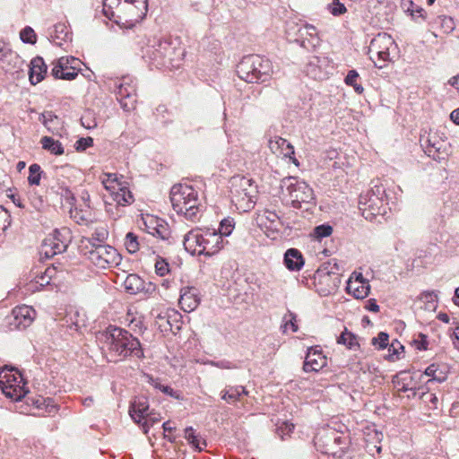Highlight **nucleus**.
<instances>
[{
	"instance_id": "1a4fd4ad",
	"label": "nucleus",
	"mask_w": 459,
	"mask_h": 459,
	"mask_svg": "<svg viewBox=\"0 0 459 459\" xmlns=\"http://www.w3.org/2000/svg\"><path fill=\"white\" fill-rule=\"evenodd\" d=\"M281 188L294 208H301L302 204H311L315 200L313 189L297 178H284L281 182Z\"/></svg>"
},
{
	"instance_id": "9d476101",
	"label": "nucleus",
	"mask_w": 459,
	"mask_h": 459,
	"mask_svg": "<svg viewBox=\"0 0 459 459\" xmlns=\"http://www.w3.org/2000/svg\"><path fill=\"white\" fill-rule=\"evenodd\" d=\"M2 394L12 402L20 401L25 395L23 378L20 370L13 366H2Z\"/></svg>"
},
{
	"instance_id": "338daca9",
	"label": "nucleus",
	"mask_w": 459,
	"mask_h": 459,
	"mask_svg": "<svg viewBox=\"0 0 459 459\" xmlns=\"http://www.w3.org/2000/svg\"><path fill=\"white\" fill-rule=\"evenodd\" d=\"M56 117L52 114V112H45L40 115L39 121L42 122V124L48 127V130H50L49 124L56 119Z\"/></svg>"
},
{
	"instance_id": "58836bf2",
	"label": "nucleus",
	"mask_w": 459,
	"mask_h": 459,
	"mask_svg": "<svg viewBox=\"0 0 459 459\" xmlns=\"http://www.w3.org/2000/svg\"><path fill=\"white\" fill-rule=\"evenodd\" d=\"M125 247L130 254L136 253L141 247L138 237L133 232H128L125 238Z\"/></svg>"
},
{
	"instance_id": "e2e57ef3",
	"label": "nucleus",
	"mask_w": 459,
	"mask_h": 459,
	"mask_svg": "<svg viewBox=\"0 0 459 459\" xmlns=\"http://www.w3.org/2000/svg\"><path fill=\"white\" fill-rule=\"evenodd\" d=\"M415 346L420 351L428 350V336L424 333H419L418 338L413 341Z\"/></svg>"
},
{
	"instance_id": "412c9836",
	"label": "nucleus",
	"mask_w": 459,
	"mask_h": 459,
	"mask_svg": "<svg viewBox=\"0 0 459 459\" xmlns=\"http://www.w3.org/2000/svg\"><path fill=\"white\" fill-rule=\"evenodd\" d=\"M298 38L295 39L299 45L306 48H315L319 44L316 28L311 24H305L298 29Z\"/></svg>"
},
{
	"instance_id": "ea45409f",
	"label": "nucleus",
	"mask_w": 459,
	"mask_h": 459,
	"mask_svg": "<svg viewBox=\"0 0 459 459\" xmlns=\"http://www.w3.org/2000/svg\"><path fill=\"white\" fill-rule=\"evenodd\" d=\"M337 342L346 345L349 349H353L358 346L357 337L352 333L345 331L338 337Z\"/></svg>"
},
{
	"instance_id": "b1692460",
	"label": "nucleus",
	"mask_w": 459,
	"mask_h": 459,
	"mask_svg": "<svg viewBox=\"0 0 459 459\" xmlns=\"http://www.w3.org/2000/svg\"><path fill=\"white\" fill-rule=\"evenodd\" d=\"M26 67H29V80L32 85L38 84L45 78L48 66L41 56L32 58L30 65H27Z\"/></svg>"
},
{
	"instance_id": "bf43d9fd",
	"label": "nucleus",
	"mask_w": 459,
	"mask_h": 459,
	"mask_svg": "<svg viewBox=\"0 0 459 459\" xmlns=\"http://www.w3.org/2000/svg\"><path fill=\"white\" fill-rule=\"evenodd\" d=\"M155 272L160 276H165L169 272V264L164 259H157Z\"/></svg>"
},
{
	"instance_id": "603ef678",
	"label": "nucleus",
	"mask_w": 459,
	"mask_h": 459,
	"mask_svg": "<svg viewBox=\"0 0 459 459\" xmlns=\"http://www.w3.org/2000/svg\"><path fill=\"white\" fill-rule=\"evenodd\" d=\"M55 271V268H47L44 273L36 276L35 278V284L39 285V287H44L48 284H49L50 280L53 276V273Z\"/></svg>"
},
{
	"instance_id": "680f3d73",
	"label": "nucleus",
	"mask_w": 459,
	"mask_h": 459,
	"mask_svg": "<svg viewBox=\"0 0 459 459\" xmlns=\"http://www.w3.org/2000/svg\"><path fill=\"white\" fill-rule=\"evenodd\" d=\"M293 429L294 425L292 423L284 421L281 426L277 428V433L283 439L284 436L290 435Z\"/></svg>"
},
{
	"instance_id": "de8ad7c7",
	"label": "nucleus",
	"mask_w": 459,
	"mask_h": 459,
	"mask_svg": "<svg viewBox=\"0 0 459 459\" xmlns=\"http://www.w3.org/2000/svg\"><path fill=\"white\" fill-rule=\"evenodd\" d=\"M185 438L191 444L196 450L201 451V440L197 435L195 434V429L192 427H187L185 429Z\"/></svg>"
},
{
	"instance_id": "cd10ccee",
	"label": "nucleus",
	"mask_w": 459,
	"mask_h": 459,
	"mask_svg": "<svg viewBox=\"0 0 459 459\" xmlns=\"http://www.w3.org/2000/svg\"><path fill=\"white\" fill-rule=\"evenodd\" d=\"M149 404L145 399H137L131 404L129 413L134 421L137 424L142 423L143 420L148 414Z\"/></svg>"
},
{
	"instance_id": "0eeeda50",
	"label": "nucleus",
	"mask_w": 459,
	"mask_h": 459,
	"mask_svg": "<svg viewBox=\"0 0 459 459\" xmlns=\"http://www.w3.org/2000/svg\"><path fill=\"white\" fill-rule=\"evenodd\" d=\"M256 186L251 178L235 176L230 179V197L236 208L243 212L250 211L255 204Z\"/></svg>"
},
{
	"instance_id": "69168bd1",
	"label": "nucleus",
	"mask_w": 459,
	"mask_h": 459,
	"mask_svg": "<svg viewBox=\"0 0 459 459\" xmlns=\"http://www.w3.org/2000/svg\"><path fill=\"white\" fill-rule=\"evenodd\" d=\"M437 370V367L435 364H431L425 370V375L429 377H432V379L430 381H437V382H443L445 380V377H438L436 376V372Z\"/></svg>"
},
{
	"instance_id": "a18cd8bd",
	"label": "nucleus",
	"mask_w": 459,
	"mask_h": 459,
	"mask_svg": "<svg viewBox=\"0 0 459 459\" xmlns=\"http://www.w3.org/2000/svg\"><path fill=\"white\" fill-rule=\"evenodd\" d=\"M20 38L23 43L27 44L33 45L37 41V35L34 30L30 26H26L24 29L21 30Z\"/></svg>"
},
{
	"instance_id": "7ed1b4c3",
	"label": "nucleus",
	"mask_w": 459,
	"mask_h": 459,
	"mask_svg": "<svg viewBox=\"0 0 459 459\" xmlns=\"http://www.w3.org/2000/svg\"><path fill=\"white\" fill-rule=\"evenodd\" d=\"M185 249L192 255H205L211 256L223 247V239L215 230L195 229L184 237Z\"/></svg>"
},
{
	"instance_id": "f704fd0d",
	"label": "nucleus",
	"mask_w": 459,
	"mask_h": 459,
	"mask_svg": "<svg viewBox=\"0 0 459 459\" xmlns=\"http://www.w3.org/2000/svg\"><path fill=\"white\" fill-rule=\"evenodd\" d=\"M40 143L42 144V148L50 152L52 154L62 155L65 152L61 143L54 140L52 137L44 136L41 138Z\"/></svg>"
},
{
	"instance_id": "c9c22d12",
	"label": "nucleus",
	"mask_w": 459,
	"mask_h": 459,
	"mask_svg": "<svg viewBox=\"0 0 459 459\" xmlns=\"http://www.w3.org/2000/svg\"><path fill=\"white\" fill-rule=\"evenodd\" d=\"M167 324L169 325V330L174 332L179 331L182 326V315L178 311L172 309L166 313Z\"/></svg>"
},
{
	"instance_id": "dca6fc26",
	"label": "nucleus",
	"mask_w": 459,
	"mask_h": 459,
	"mask_svg": "<svg viewBox=\"0 0 459 459\" xmlns=\"http://www.w3.org/2000/svg\"><path fill=\"white\" fill-rule=\"evenodd\" d=\"M395 48L394 39L387 33H378L370 42L369 53L377 55L379 61L390 59V49Z\"/></svg>"
},
{
	"instance_id": "4468645a",
	"label": "nucleus",
	"mask_w": 459,
	"mask_h": 459,
	"mask_svg": "<svg viewBox=\"0 0 459 459\" xmlns=\"http://www.w3.org/2000/svg\"><path fill=\"white\" fill-rule=\"evenodd\" d=\"M339 274L328 270L326 266H322L314 273V285L316 292L326 297L334 292L339 286Z\"/></svg>"
},
{
	"instance_id": "20e7f679",
	"label": "nucleus",
	"mask_w": 459,
	"mask_h": 459,
	"mask_svg": "<svg viewBox=\"0 0 459 459\" xmlns=\"http://www.w3.org/2000/svg\"><path fill=\"white\" fill-rule=\"evenodd\" d=\"M173 210L188 221H195L200 212L197 191L187 184H176L170 189Z\"/></svg>"
},
{
	"instance_id": "5701e85b",
	"label": "nucleus",
	"mask_w": 459,
	"mask_h": 459,
	"mask_svg": "<svg viewBox=\"0 0 459 459\" xmlns=\"http://www.w3.org/2000/svg\"><path fill=\"white\" fill-rule=\"evenodd\" d=\"M198 290L195 287H184L180 290L178 303L185 312L194 311L200 304Z\"/></svg>"
},
{
	"instance_id": "aec40b11",
	"label": "nucleus",
	"mask_w": 459,
	"mask_h": 459,
	"mask_svg": "<svg viewBox=\"0 0 459 459\" xmlns=\"http://www.w3.org/2000/svg\"><path fill=\"white\" fill-rule=\"evenodd\" d=\"M327 365V358L318 347H310L306 354L303 370L307 373L318 372Z\"/></svg>"
},
{
	"instance_id": "6e6d98bb",
	"label": "nucleus",
	"mask_w": 459,
	"mask_h": 459,
	"mask_svg": "<svg viewBox=\"0 0 459 459\" xmlns=\"http://www.w3.org/2000/svg\"><path fill=\"white\" fill-rule=\"evenodd\" d=\"M102 184L104 185V187L108 191V187L121 186L122 183L117 180V177L116 174L108 173V174L104 175V178L102 179Z\"/></svg>"
},
{
	"instance_id": "f8f14e48",
	"label": "nucleus",
	"mask_w": 459,
	"mask_h": 459,
	"mask_svg": "<svg viewBox=\"0 0 459 459\" xmlns=\"http://www.w3.org/2000/svg\"><path fill=\"white\" fill-rule=\"evenodd\" d=\"M35 317L36 311L31 307L19 306L4 317V327L8 331L23 330L32 324Z\"/></svg>"
},
{
	"instance_id": "2f4dec72",
	"label": "nucleus",
	"mask_w": 459,
	"mask_h": 459,
	"mask_svg": "<svg viewBox=\"0 0 459 459\" xmlns=\"http://www.w3.org/2000/svg\"><path fill=\"white\" fill-rule=\"evenodd\" d=\"M108 232L105 228H98L91 238H84L82 243L84 245V248L89 250L95 247L97 245H101L100 243L104 242L108 238Z\"/></svg>"
},
{
	"instance_id": "e433bc0d",
	"label": "nucleus",
	"mask_w": 459,
	"mask_h": 459,
	"mask_svg": "<svg viewBox=\"0 0 459 459\" xmlns=\"http://www.w3.org/2000/svg\"><path fill=\"white\" fill-rule=\"evenodd\" d=\"M221 399L226 401L229 403H235L237 401L240 399L238 387V385L226 386L221 392Z\"/></svg>"
},
{
	"instance_id": "9b49d317",
	"label": "nucleus",
	"mask_w": 459,
	"mask_h": 459,
	"mask_svg": "<svg viewBox=\"0 0 459 459\" xmlns=\"http://www.w3.org/2000/svg\"><path fill=\"white\" fill-rule=\"evenodd\" d=\"M84 255L94 265L101 269L117 266L122 259L117 250L108 245H97L85 250Z\"/></svg>"
},
{
	"instance_id": "79ce46f5",
	"label": "nucleus",
	"mask_w": 459,
	"mask_h": 459,
	"mask_svg": "<svg viewBox=\"0 0 459 459\" xmlns=\"http://www.w3.org/2000/svg\"><path fill=\"white\" fill-rule=\"evenodd\" d=\"M234 229V221L231 218L224 219L220 223L219 230L217 231V234L221 235V239H222L223 237H228L231 234L232 230Z\"/></svg>"
},
{
	"instance_id": "f3484780",
	"label": "nucleus",
	"mask_w": 459,
	"mask_h": 459,
	"mask_svg": "<svg viewBox=\"0 0 459 459\" xmlns=\"http://www.w3.org/2000/svg\"><path fill=\"white\" fill-rule=\"evenodd\" d=\"M64 233L69 234V230L65 228L62 230H56L53 237L44 240L40 253L49 258L64 252L67 247V240L64 238Z\"/></svg>"
},
{
	"instance_id": "4be33fe9",
	"label": "nucleus",
	"mask_w": 459,
	"mask_h": 459,
	"mask_svg": "<svg viewBox=\"0 0 459 459\" xmlns=\"http://www.w3.org/2000/svg\"><path fill=\"white\" fill-rule=\"evenodd\" d=\"M328 64V59L326 57H319L314 56L310 57L307 65H306V74L307 76L311 77L314 80H324L327 78V71L326 65Z\"/></svg>"
},
{
	"instance_id": "774afa93",
	"label": "nucleus",
	"mask_w": 459,
	"mask_h": 459,
	"mask_svg": "<svg viewBox=\"0 0 459 459\" xmlns=\"http://www.w3.org/2000/svg\"><path fill=\"white\" fill-rule=\"evenodd\" d=\"M439 19L441 20V26L444 28L446 32H450L454 30L455 24L452 18L443 16L439 17Z\"/></svg>"
},
{
	"instance_id": "c03bdc74",
	"label": "nucleus",
	"mask_w": 459,
	"mask_h": 459,
	"mask_svg": "<svg viewBox=\"0 0 459 459\" xmlns=\"http://www.w3.org/2000/svg\"><path fill=\"white\" fill-rule=\"evenodd\" d=\"M51 74L56 79L71 81L77 77L78 71H68V70H60L57 68H52Z\"/></svg>"
},
{
	"instance_id": "6e6552de",
	"label": "nucleus",
	"mask_w": 459,
	"mask_h": 459,
	"mask_svg": "<svg viewBox=\"0 0 459 459\" xmlns=\"http://www.w3.org/2000/svg\"><path fill=\"white\" fill-rule=\"evenodd\" d=\"M147 10V0H118L116 4V23L133 27L144 18Z\"/></svg>"
},
{
	"instance_id": "423d86ee",
	"label": "nucleus",
	"mask_w": 459,
	"mask_h": 459,
	"mask_svg": "<svg viewBox=\"0 0 459 459\" xmlns=\"http://www.w3.org/2000/svg\"><path fill=\"white\" fill-rule=\"evenodd\" d=\"M387 205L385 188L378 183L362 193L359 198V209L367 221H372L377 216H385L387 212Z\"/></svg>"
},
{
	"instance_id": "a211bd4d",
	"label": "nucleus",
	"mask_w": 459,
	"mask_h": 459,
	"mask_svg": "<svg viewBox=\"0 0 459 459\" xmlns=\"http://www.w3.org/2000/svg\"><path fill=\"white\" fill-rule=\"evenodd\" d=\"M126 291L131 295L140 293L152 294L156 290V286L151 281H145L135 273L128 274L124 281Z\"/></svg>"
},
{
	"instance_id": "6ab92c4d",
	"label": "nucleus",
	"mask_w": 459,
	"mask_h": 459,
	"mask_svg": "<svg viewBox=\"0 0 459 459\" xmlns=\"http://www.w3.org/2000/svg\"><path fill=\"white\" fill-rule=\"evenodd\" d=\"M425 153L432 157L433 160L441 161L447 156L446 143L440 139L437 134H429L424 144H422Z\"/></svg>"
},
{
	"instance_id": "c85d7f7f",
	"label": "nucleus",
	"mask_w": 459,
	"mask_h": 459,
	"mask_svg": "<svg viewBox=\"0 0 459 459\" xmlns=\"http://www.w3.org/2000/svg\"><path fill=\"white\" fill-rule=\"evenodd\" d=\"M284 264L290 271H299L304 265V259L300 251L290 248L284 255Z\"/></svg>"
},
{
	"instance_id": "13d9d810",
	"label": "nucleus",
	"mask_w": 459,
	"mask_h": 459,
	"mask_svg": "<svg viewBox=\"0 0 459 459\" xmlns=\"http://www.w3.org/2000/svg\"><path fill=\"white\" fill-rule=\"evenodd\" d=\"M93 144V139L90 136L88 137H82L75 143V149L78 152H83L87 148L92 146Z\"/></svg>"
},
{
	"instance_id": "473e14b6",
	"label": "nucleus",
	"mask_w": 459,
	"mask_h": 459,
	"mask_svg": "<svg viewBox=\"0 0 459 459\" xmlns=\"http://www.w3.org/2000/svg\"><path fill=\"white\" fill-rule=\"evenodd\" d=\"M400 4L403 12L409 13L413 20L416 21L418 18L422 20L426 19L425 10L419 5H416L412 0H401Z\"/></svg>"
},
{
	"instance_id": "f257e3e1",
	"label": "nucleus",
	"mask_w": 459,
	"mask_h": 459,
	"mask_svg": "<svg viewBox=\"0 0 459 459\" xmlns=\"http://www.w3.org/2000/svg\"><path fill=\"white\" fill-rule=\"evenodd\" d=\"M143 57L157 68H178L185 56V49L176 39H159L143 48Z\"/></svg>"
},
{
	"instance_id": "ddd939ff",
	"label": "nucleus",
	"mask_w": 459,
	"mask_h": 459,
	"mask_svg": "<svg viewBox=\"0 0 459 459\" xmlns=\"http://www.w3.org/2000/svg\"><path fill=\"white\" fill-rule=\"evenodd\" d=\"M114 91L117 100L125 111L134 108L136 103V86L134 80L129 76H124L115 82Z\"/></svg>"
},
{
	"instance_id": "0e129e2a",
	"label": "nucleus",
	"mask_w": 459,
	"mask_h": 459,
	"mask_svg": "<svg viewBox=\"0 0 459 459\" xmlns=\"http://www.w3.org/2000/svg\"><path fill=\"white\" fill-rule=\"evenodd\" d=\"M355 371H362L363 373H374L377 370V368L369 365L368 362L359 361L356 366L353 367Z\"/></svg>"
},
{
	"instance_id": "4c0bfd02",
	"label": "nucleus",
	"mask_w": 459,
	"mask_h": 459,
	"mask_svg": "<svg viewBox=\"0 0 459 459\" xmlns=\"http://www.w3.org/2000/svg\"><path fill=\"white\" fill-rule=\"evenodd\" d=\"M43 174V170L41 169V167L37 164L33 163L29 167V177H28V182L30 186H39L41 176Z\"/></svg>"
},
{
	"instance_id": "09e8293b",
	"label": "nucleus",
	"mask_w": 459,
	"mask_h": 459,
	"mask_svg": "<svg viewBox=\"0 0 459 459\" xmlns=\"http://www.w3.org/2000/svg\"><path fill=\"white\" fill-rule=\"evenodd\" d=\"M333 233V228L329 224H321L313 230V236L317 240L329 237Z\"/></svg>"
},
{
	"instance_id": "c756f323",
	"label": "nucleus",
	"mask_w": 459,
	"mask_h": 459,
	"mask_svg": "<svg viewBox=\"0 0 459 459\" xmlns=\"http://www.w3.org/2000/svg\"><path fill=\"white\" fill-rule=\"evenodd\" d=\"M27 403L34 408L43 411V413H54L56 411V406L53 403L51 398L42 396H31L27 398Z\"/></svg>"
},
{
	"instance_id": "4d7b16f0",
	"label": "nucleus",
	"mask_w": 459,
	"mask_h": 459,
	"mask_svg": "<svg viewBox=\"0 0 459 459\" xmlns=\"http://www.w3.org/2000/svg\"><path fill=\"white\" fill-rule=\"evenodd\" d=\"M347 9L339 0H333L330 4V12L334 16H339L346 13Z\"/></svg>"
},
{
	"instance_id": "a19ab883",
	"label": "nucleus",
	"mask_w": 459,
	"mask_h": 459,
	"mask_svg": "<svg viewBox=\"0 0 459 459\" xmlns=\"http://www.w3.org/2000/svg\"><path fill=\"white\" fill-rule=\"evenodd\" d=\"M118 0H105L103 3V13L109 20L116 22V4Z\"/></svg>"
},
{
	"instance_id": "052dcab7",
	"label": "nucleus",
	"mask_w": 459,
	"mask_h": 459,
	"mask_svg": "<svg viewBox=\"0 0 459 459\" xmlns=\"http://www.w3.org/2000/svg\"><path fill=\"white\" fill-rule=\"evenodd\" d=\"M208 364L212 366V367H216V368H221V369L237 368V366L234 363H232L231 361L226 360V359L210 360L208 362Z\"/></svg>"
},
{
	"instance_id": "39448f33",
	"label": "nucleus",
	"mask_w": 459,
	"mask_h": 459,
	"mask_svg": "<svg viewBox=\"0 0 459 459\" xmlns=\"http://www.w3.org/2000/svg\"><path fill=\"white\" fill-rule=\"evenodd\" d=\"M237 74L241 80L248 83L265 82L273 74V64L265 56L249 55L238 63Z\"/></svg>"
},
{
	"instance_id": "49530a36",
	"label": "nucleus",
	"mask_w": 459,
	"mask_h": 459,
	"mask_svg": "<svg viewBox=\"0 0 459 459\" xmlns=\"http://www.w3.org/2000/svg\"><path fill=\"white\" fill-rule=\"evenodd\" d=\"M185 438L191 444L196 450L201 451V440L197 435L195 434V429L192 427H187L185 429Z\"/></svg>"
},
{
	"instance_id": "3c124183",
	"label": "nucleus",
	"mask_w": 459,
	"mask_h": 459,
	"mask_svg": "<svg viewBox=\"0 0 459 459\" xmlns=\"http://www.w3.org/2000/svg\"><path fill=\"white\" fill-rule=\"evenodd\" d=\"M283 320H284V324L282 326L284 328V332L288 328H290L293 333H296L299 330V326L296 323L297 316L294 313L288 311V314L285 315Z\"/></svg>"
},
{
	"instance_id": "72a5a7b5",
	"label": "nucleus",
	"mask_w": 459,
	"mask_h": 459,
	"mask_svg": "<svg viewBox=\"0 0 459 459\" xmlns=\"http://www.w3.org/2000/svg\"><path fill=\"white\" fill-rule=\"evenodd\" d=\"M81 60L74 56H62L54 65L53 68L68 71H80Z\"/></svg>"
},
{
	"instance_id": "f03ea898",
	"label": "nucleus",
	"mask_w": 459,
	"mask_h": 459,
	"mask_svg": "<svg viewBox=\"0 0 459 459\" xmlns=\"http://www.w3.org/2000/svg\"><path fill=\"white\" fill-rule=\"evenodd\" d=\"M105 342L109 355L119 360L127 357L143 358L140 341L128 331L109 325L104 332Z\"/></svg>"
},
{
	"instance_id": "5fc2aeb1",
	"label": "nucleus",
	"mask_w": 459,
	"mask_h": 459,
	"mask_svg": "<svg viewBox=\"0 0 459 459\" xmlns=\"http://www.w3.org/2000/svg\"><path fill=\"white\" fill-rule=\"evenodd\" d=\"M389 335L386 333L381 332L377 337H374L371 341L373 345H378V349H385L388 345Z\"/></svg>"
},
{
	"instance_id": "7c9ffc66",
	"label": "nucleus",
	"mask_w": 459,
	"mask_h": 459,
	"mask_svg": "<svg viewBox=\"0 0 459 459\" xmlns=\"http://www.w3.org/2000/svg\"><path fill=\"white\" fill-rule=\"evenodd\" d=\"M257 222L261 227L270 228V229H277V226L280 225V217L279 215L268 209H265L262 212L257 215Z\"/></svg>"
},
{
	"instance_id": "393cba45",
	"label": "nucleus",
	"mask_w": 459,
	"mask_h": 459,
	"mask_svg": "<svg viewBox=\"0 0 459 459\" xmlns=\"http://www.w3.org/2000/svg\"><path fill=\"white\" fill-rule=\"evenodd\" d=\"M109 197L118 205L126 206L134 202V196L126 186H121L108 187Z\"/></svg>"
},
{
	"instance_id": "864d4df0",
	"label": "nucleus",
	"mask_w": 459,
	"mask_h": 459,
	"mask_svg": "<svg viewBox=\"0 0 459 459\" xmlns=\"http://www.w3.org/2000/svg\"><path fill=\"white\" fill-rule=\"evenodd\" d=\"M160 420V417L159 415H156L154 412H149L146 414L145 418L143 420L142 425L143 430L144 433H147L150 427H152L153 424L159 422Z\"/></svg>"
},
{
	"instance_id": "8fccbe9b",
	"label": "nucleus",
	"mask_w": 459,
	"mask_h": 459,
	"mask_svg": "<svg viewBox=\"0 0 459 459\" xmlns=\"http://www.w3.org/2000/svg\"><path fill=\"white\" fill-rule=\"evenodd\" d=\"M54 33H55V37L57 39H61V40H65V41L70 39V32H69L68 27L65 23H62V22L56 23L54 27Z\"/></svg>"
},
{
	"instance_id": "37998d69",
	"label": "nucleus",
	"mask_w": 459,
	"mask_h": 459,
	"mask_svg": "<svg viewBox=\"0 0 459 459\" xmlns=\"http://www.w3.org/2000/svg\"><path fill=\"white\" fill-rule=\"evenodd\" d=\"M420 300L426 304L428 309H435L437 302V295L435 291H424L420 295Z\"/></svg>"
},
{
	"instance_id": "a878e982",
	"label": "nucleus",
	"mask_w": 459,
	"mask_h": 459,
	"mask_svg": "<svg viewBox=\"0 0 459 459\" xmlns=\"http://www.w3.org/2000/svg\"><path fill=\"white\" fill-rule=\"evenodd\" d=\"M347 289L349 292H351L354 298L362 299L369 294L370 285L368 281L364 280L362 275L359 274L355 281H350L348 282Z\"/></svg>"
},
{
	"instance_id": "2eb2a0df",
	"label": "nucleus",
	"mask_w": 459,
	"mask_h": 459,
	"mask_svg": "<svg viewBox=\"0 0 459 459\" xmlns=\"http://www.w3.org/2000/svg\"><path fill=\"white\" fill-rule=\"evenodd\" d=\"M27 66L24 60L11 49L2 48V69L15 78L24 77V68Z\"/></svg>"
},
{
	"instance_id": "bb28decb",
	"label": "nucleus",
	"mask_w": 459,
	"mask_h": 459,
	"mask_svg": "<svg viewBox=\"0 0 459 459\" xmlns=\"http://www.w3.org/2000/svg\"><path fill=\"white\" fill-rule=\"evenodd\" d=\"M269 148L273 152H279L280 154L287 158H292V155L295 154L293 145L286 139L279 136L269 141Z\"/></svg>"
}]
</instances>
